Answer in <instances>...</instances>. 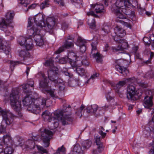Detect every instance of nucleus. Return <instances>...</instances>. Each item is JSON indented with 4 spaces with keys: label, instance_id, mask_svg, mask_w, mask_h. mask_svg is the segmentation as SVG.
<instances>
[{
    "label": "nucleus",
    "instance_id": "nucleus-31",
    "mask_svg": "<svg viewBox=\"0 0 154 154\" xmlns=\"http://www.w3.org/2000/svg\"><path fill=\"white\" fill-rule=\"evenodd\" d=\"M19 55L20 56L23 57L24 60L29 57V53L27 50L21 51L19 52Z\"/></svg>",
    "mask_w": 154,
    "mask_h": 154
},
{
    "label": "nucleus",
    "instance_id": "nucleus-9",
    "mask_svg": "<svg viewBox=\"0 0 154 154\" xmlns=\"http://www.w3.org/2000/svg\"><path fill=\"white\" fill-rule=\"evenodd\" d=\"M41 138L44 143V146L45 147H48L53 133L51 131L46 129H44L43 130L41 129Z\"/></svg>",
    "mask_w": 154,
    "mask_h": 154
},
{
    "label": "nucleus",
    "instance_id": "nucleus-40",
    "mask_svg": "<svg viewBox=\"0 0 154 154\" xmlns=\"http://www.w3.org/2000/svg\"><path fill=\"white\" fill-rule=\"evenodd\" d=\"M88 23L91 28L92 29H95L96 26L95 24V19L94 18L89 20L88 21Z\"/></svg>",
    "mask_w": 154,
    "mask_h": 154
},
{
    "label": "nucleus",
    "instance_id": "nucleus-6",
    "mask_svg": "<svg viewBox=\"0 0 154 154\" xmlns=\"http://www.w3.org/2000/svg\"><path fill=\"white\" fill-rule=\"evenodd\" d=\"M42 31L41 29H34V28H30L28 31L29 36L30 38L33 37L36 45L40 47L43 45L44 44L43 35L41 33Z\"/></svg>",
    "mask_w": 154,
    "mask_h": 154
},
{
    "label": "nucleus",
    "instance_id": "nucleus-63",
    "mask_svg": "<svg viewBox=\"0 0 154 154\" xmlns=\"http://www.w3.org/2000/svg\"><path fill=\"white\" fill-rule=\"evenodd\" d=\"M59 63L61 64L65 63L66 62V60L65 58L63 57L59 58L58 60Z\"/></svg>",
    "mask_w": 154,
    "mask_h": 154
},
{
    "label": "nucleus",
    "instance_id": "nucleus-45",
    "mask_svg": "<svg viewBox=\"0 0 154 154\" xmlns=\"http://www.w3.org/2000/svg\"><path fill=\"white\" fill-rule=\"evenodd\" d=\"M14 151V150L12 147H6L4 151V154H11Z\"/></svg>",
    "mask_w": 154,
    "mask_h": 154
},
{
    "label": "nucleus",
    "instance_id": "nucleus-3",
    "mask_svg": "<svg viewBox=\"0 0 154 154\" xmlns=\"http://www.w3.org/2000/svg\"><path fill=\"white\" fill-rule=\"evenodd\" d=\"M14 15L13 11L8 12L5 14V18L0 21V29L5 32L6 35H8L10 33L8 28L11 27L13 29L14 27V25L13 23V20Z\"/></svg>",
    "mask_w": 154,
    "mask_h": 154
},
{
    "label": "nucleus",
    "instance_id": "nucleus-27",
    "mask_svg": "<svg viewBox=\"0 0 154 154\" xmlns=\"http://www.w3.org/2000/svg\"><path fill=\"white\" fill-rule=\"evenodd\" d=\"M43 79L40 82V86L43 88H47L48 87V80L45 77V76L43 75Z\"/></svg>",
    "mask_w": 154,
    "mask_h": 154
},
{
    "label": "nucleus",
    "instance_id": "nucleus-33",
    "mask_svg": "<svg viewBox=\"0 0 154 154\" xmlns=\"http://www.w3.org/2000/svg\"><path fill=\"white\" fill-rule=\"evenodd\" d=\"M92 144V142L88 140H86L83 142L82 143V146L84 149H88Z\"/></svg>",
    "mask_w": 154,
    "mask_h": 154
},
{
    "label": "nucleus",
    "instance_id": "nucleus-58",
    "mask_svg": "<svg viewBox=\"0 0 154 154\" xmlns=\"http://www.w3.org/2000/svg\"><path fill=\"white\" fill-rule=\"evenodd\" d=\"M47 0H46L45 1L44 3H42L41 4L40 6V7L41 9H43L45 7H47Z\"/></svg>",
    "mask_w": 154,
    "mask_h": 154
},
{
    "label": "nucleus",
    "instance_id": "nucleus-10",
    "mask_svg": "<svg viewBox=\"0 0 154 154\" xmlns=\"http://www.w3.org/2000/svg\"><path fill=\"white\" fill-rule=\"evenodd\" d=\"M42 116L45 121L48 122H51L54 125V128H56L59 125L58 120L55 119L52 116V114L48 110H45L43 112Z\"/></svg>",
    "mask_w": 154,
    "mask_h": 154
},
{
    "label": "nucleus",
    "instance_id": "nucleus-56",
    "mask_svg": "<svg viewBox=\"0 0 154 154\" xmlns=\"http://www.w3.org/2000/svg\"><path fill=\"white\" fill-rule=\"evenodd\" d=\"M114 40L116 42L119 43L120 42V40H122V39L120 38L119 36L116 35L115 36H112Z\"/></svg>",
    "mask_w": 154,
    "mask_h": 154
},
{
    "label": "nucleus",
    "instance_id": "nucleus-12",
    "mask_svg": "<svg viewBox=\"0 0 154 154\" xmlns=\"http://www.w3.org/2000/svg\"><path fill=\"white\" fill-rule=\"evenodd\" d=\"M44 29L47 32L52 29L56 24V20L53 17H48L46 20V23L43 22Z\"/></svg>",
    "mask_w": 154,
    "mask_h": 154
},
{
    "label": "nucleus",
    "instance_id": "nucleus-5",
    "mask_svg": "<svg viewBox=\"0 0 154 154\" xmlns=\"http://www.w3.org/2000/svg\"><path fill=\"white\" fill-rule=\"evenodd\" d=\"M44 18L43 16L41 14L36 15L34 17H30L28 20V25L29 27L32 26L31 28H34V29H41L43 27V22Z\"/></svg>",
    "mask_w": 154,
    "mask_h": 154
},
{
    "label": "nucleus",
    "instance_id": "nucleus-60",
    "mask_svg": "<svg viewBox=\"0 0 154 154\" xmlns=\"http://www.w3.org/2000/svg\"><path fill=\"white\" fill-rule=\"evenodd\" d=\"M148 124H149V125L150 127H154V115H153L152 119L150 121Z\"/></svg>",
    "mask_w": 154,
    "mask_h": 154
},
{
    "label": "nucleus",
    "instance_id": "nucleus-4",
    "mask_svg": "<svg viewBox=\"0 0 154 154\" xmlns=\"http://www.w3.org/2000/svg\"><path fill=\"white\" fill-rule=\"evenodd\" d=\"M45 65V66H50L51 69L48 71L49 79L54 84L57 83H61L62 80L58 78V68L54 66L53 60L50 58L46 61Z\"/></svg>",
    "mask_w": 154,
    "mask_h": 154
},
{
    "label": "nucleus",
    "instance_id": "nucleus-25",
    "mask_svg": "<svg viewBox=\"0 0 154 154\" xmlns=\"http://www.w3.org/2000/svg\"><path fill=\"white\" fill-rule=\"evenodd\" d=\"M62 124L63 125H67L69 123V122H71L72 121V119L70 116L69 115H65L60 119Z\"/></svg>",
    "mask_w": 154,
    "mask_h": 154
},
{
    "label": "nucleus",
    "instance_id": "nucleus-8",
    "mask_svg": "<svg viewBox=\"0 0 154 154\" xmlns=\"http://www.w3.org/2000/svg\"><path fill=\"white\" fill-rule=\"evenodd\" d=\"M97 41L91 43L92 49L90 54V57H91L95 59L97 62L101 63L103 57V55L98 52L97 48Z\"/></svg>",
    "mask_w": 154,
    "mask_h": 154
},
{
    "label": "nucleus",
    "instance_id": "nucleus-55",
    "mask_svg": "<svg viewBox=\"0 0 154 154\" xmlns=\"http://www.w3.org/2000/svg\"><path fill=\"white\" fill-rule=\"evenodd\" d=\"M69 26V24L66 22H63L61 23V27L64 30L66 29Z\"/></svg>",
    "mask_w": 154,
    "mask_h": 154
},
{
    "label": "nucleus",
    "instance_id": "nucleus-24",
    "mask_svg": "<svg viewBox=\"0 0 154 154\" xmlns=\"http://www.w3.org/2000/svg\"><path fill=\"white\" fill-rule=\"evenodd\" d=\"M126 83V81L123 80L120 81L115 86L114 88L116 92L119 94V95L120 97H122V94L119 92V89L122 87H123Z\"/></svg>",
    "mask_w": 154,
    "mask_h": 154
},
{
    "label": "nucleus",
    "instance_id": "nucleus-59",
    "mask_svg": "<svg viewBox=\"0 0 154 154\" xmlns=\"http://www.w3.org/2000/svg\"><path fill=\"white\" fill-rule=\"evenodd\" d=\"M57 4L59 5L60 6H64V3L63 2V0H54Z\"/></svg>",
    "mask_w": 154,
    "mask_h": 154
},
{
    "label": "nucleus",
    "instance_id": "nucleus-16",
    "mask_svg": "<svg viewBox=\"0 0 154 154\" xmlns=\"http://www.w3.org/2000/svg\"><path fill=\"white\" fill-rule=\"evenodd\" d=\"M73 45L74 44L72 42H70L67 40H66L63 46L56 51L55 53L57 54H60L64 51V48H69L73 47Z\"/></svg>",
    "mask_w": 154,
    "mask_h": 154
},
{
    "label": "nucleus",
    "instance_id": "nucleus-38",
    "mask_svg": "<svg viewBox=\"0 0 154 154\" xmlns=\"http://www.w3.org/2000/svg\"><path fill=\"white\" fill-rule=\"evenodd\" d=\"M47 92L49 93L51 96L54 99L57 98V97L56 95V91L55 89H50L49 90H47Z\"/></svg>",
    "mask_w": 154,
    "mask_h": 154
},
{
    "label": "nucleus",
    "instance_id": "nucleus-61",
    "mask_svg": "<svg viewBox=\"0 0 154 154\" xmlns=\"http://www.w3.org/2000/svg\"><path fill=\"white\" fill-rule=\"evenodd\" d=\"M80 51L82 53H84L86 50V47L85 45L80 47Z\"/></svg>",
    "mask_w": 154,
    "mask_h": 154
},
{
    "label": "nucleus",
    "instance_id": "nucleus-41",
    "mask_svg": "<svg viewBox=\"0 0 154 154\" xmlns=\"http://www.w3.org/2000/svg\"><path fill=\"white\" fill-rule=\"evenodd\" d=\"M28 42H26V44L25 45L26 49L27 51L29 50L32 48V40L30 39H28Z\"/></svg>",
    "mask_w": 154,
    "mask_h": 154
},
{
    "label": "nucleus",
    "instance_id": "nucleus-43",
    "mask_svg": "<svg viewBox=\"0 0 154 154\" xmlns=\"http://www.w3.org/2000/svg\"><path fill=\"white\" fill-rule=\"evenodd\" d=\"M85 41L83 40L81 37H79L76 43V45L79 47L85 45Z\"/></svg>",
    "mask_w": 154,
    "mask_h": 154
},
{
    "label": "nucleus",
    "instance_id": "nucleus-1",
    "mask_svg": "<svg viewBox=\"0 0 154 154\" xmlns=\"http://www.w3.org/2000/svg\"><path fill=\"white\" fill-rule=\"evenodd\" d=\"M10 101L12 109L16 112L17 115L15 116L9 111L1 110L0 112L3 117L1 123L2 128H5L7 125L12 124L13 122L14 118L15 116L21 118L23 116L21 112V102L19 100V95L17 91L13 90L12 91L10 95Z\"/></svg>",
    "mask_w": 154,
    "mask_h": 154
},
{
    "label": "nucleus",
    "instance_id": "nucleus-64",
    "mask_svg": "<svg viewBox=\"0 0 154 154\" xmlns=\"http://www.w3.org/2000/svg\"><path fill=\"white\" fill-rule=\"evenodd\" d=\"M129 18L133 21H135L136 18L134 12H132L131 14L130 15Z\"/></svg>",
    "mask_w": 154,
    "mask_h": 154
},
{
    "label": "nucleus",
    "instance_id": "nucleus-28",
    "mask_svg": "<svg viewBox=\"0 0 154 154\" xmlns=\"http://www.w3.org/2000/svg\"><path fill=\"white\" fill-rule=\"evenodd\" d=\"M93 8L95 9L97 13H101L104 12V7L103 5L97 4L94 5Z\"/></svg>",
    "mask_w": 154,
    "mask_h": 154
},
{
    "label": "nucleus",
    "instance_id": "nucleus-29",
    "mask_svg": "<svg viewBox=\"0 0 154 154\" xmlns=\"http://www.w3.org/2000/svg\"><path fill=\"white\" fill-rule=\"evenodd\" d=\"M154 34L151 35L149 38L144 37L143 38V41L146 45H149L151 42V41L154 40Z\"/></svg>",
    "mask_w": 154,
    "mask_h": 154
},
{
    "label": "nucleus",
    "instance_id": "nucleus-62",
    "mask_svg": "<svg viewBox=\"0 0 154 154\" xmlns=\"http://www.w3.org/2000/svg\"><path fill=\"white\" fill-rule=\"evenodd\" d=\"M63 72L64 74V75L67 76H69L70 78L72 77L73 76V75L71 74H70V73L68 71H63Z\"/></svg>",
    "mask_w": 154,
    "mask_h": 154
},
{
    "label": "nucleus",
    "instance_id": "nucleus-42",
    "mask_svg": "<svg viewBox=\"0 0 154 154\" xmlns=\"http://www.w3.org/2000/svg\"><path fill=\"white\" fill-rule=\"evenodd\" d=\"M60 152L62 153V154H65L66 153V149L63 146V145L61 147L58 148L56 152L54 154H60Z\"/></svg>",
    "mask_w": 154,
    "mask_h": 154
},
{
    "label": "nucleus",
    "instance_id": "nucleus-44",
    "mask_svg": "<svg viewBox=\"0 0 154 154\" xmlns=\"http://www.w3.org/2000/svg\"><path fill=\"white\" fill-rule=\"evenodd\" d=\"M54 85L55 86H57L61 91H63L64 89L65 86L63 81L61 83H57L56 84H55Z\"/></svg>",
    "mask_w": 154,
    "mask_h": 154
},
{
    "label": "nucleus",
    "instance_id": "nucleus-53",
    "mask_svg": "<svg viewBox=\"0 0 154 154\" xmlns=\"http://www.w3.org/2000/svg\"><path fill=\"white\" fill-rule=\"evenodd\" d=\"M5 62L10 63V67L11 68V70H12V67L15 66V65H16L19 64V62L18 61H13L8 60L7 62L6 60H5Z\"/></svg>",
    "mask_w": 154,
    "mask_h": 154
},
{
    "label": "nucleus",
    "instance_id": "nucleus-7",
    "mask_svg": "<svg viewBox=\"0 0 154 154\" xmlns=\"http://www.w3.org/2000/svg\"><path fill=\"white\" fill-rule=\"evenodd\" d=\"M127 97L128 100H136L138 99L142 94L141 90H138L135 91L134 86L129 85L128 88Z\"/></svg>",
    "mask_w": 154,
    "mask_h": 154
},
{
    "label": "nucleus",
    "instance_id": "nucleus-20",
    "mask_svg": "<svg viewBox=\"0 0 154 154\" xmlns=\"http://www.w3.org/2000/svg\"><path fill=\"white\" fill-rule=\"evenodd\" d=\"M35 100L32 98L30 95H26L23 101L24 105L26 106H29L34 102Z\"/></svg>",
    "mask_w": 154,
    "mask_h": 154
},
{
    "label": "nucleus",
    "instance_id": "nucleus-13",
    "mask_svg": "<svg viewBox=\"0 0 154 154\" xmlns=\"http://www.w3.org/2000/svg\"><path fill=\"white\" fill-rule=\"evenodd\" d=\"M95 143L97 146V149L93 150V154H99L103 150V147L102 142L101 141V139L100 136L95 134L94 136Z\"/></svg>",
    "mask_w": 154,
    "mask_h": 154
},
{
    "label": "nucleus",
    "instance_id": "nucleus-32",
    "mask_svg": "<svg viewBox=\"0 0 154 154\" xmlns=\"http://www.w3.org/2000/svg\"><path fill=\"white\" fill-rule=\"evenodd\" d=\"M119 43L121 45L123 50L127 49L129 47V45L128 44V42L125 39H122V40H120Z\"/></svg>",
    "mask_w": 154,
    "mask_h": 154
},
{
    "label": "nucleus",
    "instance_id": "nucleus-36",
    "mask_svg": "<svg viewBox=\"0 0 154 154\" xmlns=\"http://www.w3.org/2000/svg\"><path fill=\"white\" fill-rule=\"evenodd\" d=\"M0 49L3 51L6 55H9L10 54L11 49L9 47H6L3 45L2 46H0Z\"/></svg>",
    "mask_w": 154,
    "mask_h": 154
},
{
    "label": "nucleus",
    "instance_id": "nucleus-39",
    "mask_svg": "<svg viewBox=\"0 0 154 154\" xmlns=\"http://www.w3.org/2000/svg\"><path fill=\"white\" fill-rule=\"evenodd\" d=\"M71 2L77 8L81 7L82 4V0H72Z\"/></svg>",
    "mask_w": 154,
    "mask_h": 154
},
{
    "label": "nucleus",
    "instance_id": "nucleus-34",
    "mask_svg": "<svg viewBox=\"0 0 154 154\" xmlns=\"http://www.w3.org/2000/svg\"><path fill=\"white\" fill-rule=\"evenodd\" d=\"M11 141V137L9 135H6L3 136L2 141L6 145H8Z\"/></svg>",
    "mask_w": 154,
    "mask_h": 154
},
{
    "label": "nucleus",
    "instance_id": "nucleus-51",
    "mask_svg": "<svg viewBox=\"0 0 154 154\" xmlns=\"http://www.w3.org/2000/svg\"><path fill=\"white\" fill-rule=\"evenodd\" d=\"M112 51L114 52H117L119 51H123L120 43H119V45L116 47H112Z\"/></svg>",
    "mask_w": 154,
    "mask_h": 154
},
{
    "label": "nucleus",
    "instance_id": "nucleus-26",
    "mask_svg": "<svg viewBox=\"0 0 154 154\" xmlns=\"http://www.w3.org/2000/svg\"><path fill=\"white\" fill-rule=\"evenodd\" d=\"M87 112L90 113H94L98 109V106L96 104L88 106L87 107Z\"/></svg>",
    "mask_w": 154,
    "mask_h": 154
},
{
    "label": "nucleus",
    "instance_id": "nucleus-57",
    "mask_svg": "<svg viewBox=\"0 0 154 154\" xmlns=\"http://www.w3.org/2000/svg\"><path fill=\"white\" fill-rule=\"evenodd\" d=\"M98 75H99L97 73H95V74L92 75H91L90 78L88 79L86 82V83H88L90 79H92V80H93L94 79L96 78L98 76Z\"/></svg>",
    "mask_w": 154,
    "mask_h": 154
},
{
    "label": "nucleus",
    "instance_id": "nucleus-54",
    "mask_svg": "<svg viewBox=\"0 0 154 154\" xmlns=\"http://www.w3.org/2000/svg\"><path fill=\"white\" fill-rule=\"evenodd\" d=\"M20 3L24 7H27L29 4V0H20Z\"/></svg>",
    "mask_w": 154,
    "mask_h": 154
},
{
    "label": "nucleus",
    "instance_id": "nucleus-47",
    "mask_svg": "<svg viewBox=\"0 0 154 154\" xmlns=\"http://www.w3.org/2000/svg\"><path fill=\"white\" fill-rule=\"evenodd\" d=\"M82 60L81 61V64L79 65H88L89 63L87 61V57L86 56H85L82 57Z\"/></svg>",
    "mask_w": 154,
    "mask_h": 154
},
{
    "label": "nucleus",
    "instance_id": "nucleus-17",
    "mask_svg": "<svg viewBox=\"0 0 154 154\" xmlns=\"http://www.w3.org/2000/svg\"><path fill=\"white\" fill-rule=\"evenodd\" d=\"M38 138L39 137L38 136L36 137H32V140H29L26 141L25 146V148L27 149H33L35 147V143L33 140L37 141L38 139Z\"/></svg>",
    "mask_w": 154,
    "mask_h": 154
},
{
    "label": "nucleus",
    "instance_id": "nucleus-37",
    "mask_svg": "<svg viewBox=\"0 0 154 154\" xmlns=\"http://www.w3.org/2000/svg\"><path fill=\"white\" fill-rule=\"evenodd\" d=\"M27 40V39H26V38L20 36L18 38V42L20 45L23 46L25 44Z\"/></svg>",
    "mask_w": 154,
    "mask_h": 154
},
{
    "label": "nucleus",
    "instance_id": "nucleus-35",
    "mask_svg": "<svg viewBox=\"0 0 154 154\" xmlns=\"http://www.w3.org/2000/svg\"><path fill=\"white\" fill-rule=\"evenodd\" d=\"M75 70L77 73L81 76L84 75L86 73V70L82 68L77 67Z\"/></svg>",
    "mask_w": 154,
    "mask_h": 154
},
{
    "label": "nucleus",
    "instance_id": "nucleus-30",
    "mask_svg": "<svg viewBox=\"0 0 154 154\" xmlns=\"http://www.w3.org/2000/svg\"><path fill=\"white\" fill-rule=\"evenodd\" d=\"M79 79H73L69 81L68 82V84L71 86L72 87H75L79 86Z\"/></svg>",
    "mask_w": 154,
    "mask_h": 154
},
{
    "label": "nucleus",
    "instance_id": "nucleus-21",
    "mask_svg": "<svg viewBox=\"0 0 154 154\" xmlns=\"http://www.w3.org/2000/svg\"><path fill=\"white\" fill-rule=\"evenodd\" d=\"M84 150L79 144H77L74 146L72 152L69 154H84Z\"/></svg>",
    "mask_w": 154,
    "mask_h": 154
},
{
    "label": "nucleus",
    "instance_id": "nucleus-23",
    "mask_svg": "<svg viewBox=\"0 0 154 154\" xmlns=\"http://www.w3.org/2000/svg\"><path fill=\"white\" fill-rule=\"evenodd\" d=\"M65 111L64 110H57L53 112V114L54 115V116H53L55 119H56L58 120L60 119L63 115V113L65 112Z\"/></svg>",
    "mask_w": 154,
    "mask_h": 154
},
{
    "label": "nucleus",
    "instance_id": "nucleus-19",
    "mask_svg": "<svg viewBox=\"0 0 154 154\" xmlns=\"http://www.w3.org/2000/svg\"><path fill=\"white\" fill-rule=\"evenodd\" d=\"M143 105L146 108L149 109L153 105L152 98L150 96H146L143 101Z\"/></svg>",
    "mask_w": 154,
    "mask_h": 154
},
{
    "label": "nucleus",
    "instance_id": "nucleus-48",
    "mask_svg": "<svg viewBox=\"0 0 154 154\" xmlns=\"http://www.w3.org/2000/svg\"><path fill=\"white\" fill-rule=\"evenodd\" d=\"M47 99L45 98H42L40 100L39 103V106H41L42 107H45L46 106V102Z\"/></svg>",
    "mask_w": 154,
    "mask_h": 154
},
{
    "label": "nucleus",
    "instance_id": "nucleus-49",
    "mask_svg": "<svg viewBox=\"0 0 154 154\" xmlns=\"http://www.w3.org/2000/svg\"><path fill=\"white\" fill-rule=\"evenodd\" d=\"M145 77L147 78H153L154 77V72L150 71L146 72L145 74Z\"/></svg>",
    "mask_w": 154,
    "mask_h": 154
},
{
    "label": "nucleus",
    "instance_id": "nucleus-52",
    "mask_svg": "<svg viewBox=\"0 0 154 154\" xmlns=\"http://www.w3.org/2000/svg\"><path fill=\"white\" fill-rule=\"evenodd\" d=\"M85 107V106L83 105H82L78 111H76L75 112V113L78 116H79L80 118H81L82 116V112Z\"/></svg>",
    "mask_w": 154,
    "mask_h": 154
},
{
    "label": "nucleus",
    "instance_id": "nucleus-50",
    "mask_svg": "<svg viewBox=\"0 0 154 154\" xmlns=\"http://www.w3.org/2000/svg\"><path fill=\"white\" fill-rule=\"evenodd\" d=\"M110 26L107 25H105L102 28V30L103 31L105 34H108L110 32Z\"/></svg>",
    "mask_w": 154,
    "mask_h": 154
},
{
    "label": "nucleus",
    "instance_id": "nucleus-2",
    "mask_svg": "<svg viewBox=\"0 0 154 154\" xmlns=\"http://www.w3.org/2000/svg\"><path fill=\"white\" fill-rule=\"evenodd\" d=\"M130 4L129 0H117L115 4L113 5L111 10L116 15L118 18L123 19L124 16L122 12L127 15L126 8L128 4Z\"/></svg>",
    "mask_w": 154,
    "mask_h": 154
},
{
    "label": "nucleus",
    "instance_id": "nucleus-18",
    "mask_svg": "<svg viewBox=\"0 0 154 154\" xmlns=\"http://www.w3.org/2000/svg\"><path fill=\"white\" fill-rule=\"evenodd\" d=\"M34 82L32 80H30L27 82V84L23 85L22 88L25 90V92H30L34 89Z\"/></svg>",
    "mask_w": 154,
    "mask_h": 154
},
{
    "label": "nucleus",
    "instance_id": "nucleus-15",
    "mask_svg": "<svg viewBox=\"0 0 154 154\" xmlns=\"http://www.w3.org/2000/svg\"><path fill=\"white\" fill-rule=\"evenodd\" d=\"M153 134H154V127H151L149 124H148L143 131V136L145 137L148 138Z\"/></svg>",
    "mask_w": 154,
    "mask_h": 154
},
{
    "label": "nucleus",
    "instance_id": "nucleus-46",
    "mask_svg": "<svg viewBox=\"0 0 154 154\" xmlns=\"http://www.w3.org/2000/svg\"><path fill=\"white\" fill-rule=\"evenodd\" d=\"M37 146L38 149L39 151V152H37V153H40L41 154H44L43 153H45L47 154L48 153V152L46 149L40 146Z\"/></svg>",
    "mask_w": 154,
    "mask_h": 154
},
{
    "label": "nucleus",
    "instance_id": "nucleus-14",
    "mask_svg": "<svg viewBox=\"0 0 154 154\" xmlns=\"http://www.w3.org/2000/svg\"><path fill=\"white\" fill-rule=\"evenodd\" d=\"M37 103V100H36L34 103L28 106V110L36 114H39L40 112V109L39 105L36 104Z\"/></svg>",
    "mask_w": 154,
    "mask_h": 154
},
{
    "label": "nucleus",
    "instance_id": "nucleus-11",
    "mask_svg": "<svg viewBox=\"0 0 154 154\" xmlns=\"http://www.w3.org/2000/svg\"><path fill=\"white\" fill-rule=\"evenodd\" d=\"M117 65L115 66V68L117 70L122 74L124 76H127L129 73V70L126 68L124 67L123 66L126 62L125 60H117L116 61Z\"/></svg>",
    "mask_w": 154,
    "mask_h": 154
},
{
    "label": "nucleus",
    "instance_id": "nucleus-22",
    "mask_svg": "<svg viewBox=\"0 0 154 154\" xmlns=\"http://www.w3.org/2000/svg\"><path fill=\"white\" fill-rule=\"evenodd\" d=\"M114 30L115 34L119 37L122 38L125 35V30L118 26L115 28Z\"/></svg>",
    "mask_w": 154,
    "mask_h": 154
}]
</instances>
